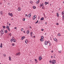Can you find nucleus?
<instances>
[{"instance_id":"1","label":"nucleus","mask_w":64,"mask_h":64,"mask_svg":"<svg viewBox=\"0 0 64 64\" xmlns=\"http://www.w3.org/2000/svg\"><path fill=\"white\" fill-rule=\"evenodd\" d=\"M5 32V30L3 28H2L1 30V36L2 37V35L4 33V32Z\"/></svg>"},{"instance_id":"2","label":"nucleus","mask_w":64,"mask_h":64,"mask_svg":"<svg viewBox=\"0 0 64 64\" xmlns=\"http://www.w3.org/2000/svg\"><path fill=\"white\" fill-rule=\"evenodd\" d=\"M54 60H52V64H54L56 63V60H54Z\"/></svg>"},{"instance_id":"3","label":"nucleus","mask_w":64,"mask_h":64,"mask_svg":"<svg viewBox=\"0 0 64 64\" xmlns=\"http://www.w3.org/2000/svg\"><path fill=\"white\" fill-rule=\"evenodd\" d=\"M42 57L40 56L39 57V61H41V59H42Z\"/></svg>"},{"instance_id":"4","label":"nucleus","mask_w":64,"mask_h":64,"mask_svg":"<svg viewBox=\"0 0 64 64\" xmlns=\"http://www.w3.org/2000/svg\"><path fill=\"white\" fill-rule=\"evenodd\" d=\"M8 14L9 15H10V16H13V15H12V13H8Z\"/></svg>"},{"instance_id":"5","label":"nucleus","mask_w":64,"mask_h":64,"mask_svg":"<svg viewBox=\"0 0 64 64\" xmlns=\"http://www.w3.org/2000/svg\"><path fill=\"white\" fill-rule=\"evenodd\" d=\"M44 44L45 45H47V41H45L44 42Z\"/></svg>"},{"instance_id":"6","label":"nucleus","mask_w":64,"mask_h":64,"mask_svg":"<svg viewBox=\"0 0 64 64\" xmlns=\"http://www.w3.org/2000/svg\"><path fill=\"white\" fill-rule=\"evenodd\" d=\"M25 38V36H23L22 37V40H23V39H24Z\"/></svg>"},{"instance_id":"7","label":"nucleus","mask_w":64,"mask_h":64,"mask_svg":"<svg viewBox=\"0 0 64 64\" xmlns=\"http://www.w3.org/2000/svg\"><path fill=\"white\" fill-rule=\"evenodd\" d=\"M49 2H45V5H47V4H48Z\"/></svg>"},{"instance_id":"8","label":"nucleus","mask_w":64,"mask_h":64,"mask_svg":"<svg viewBox=\"0 0 64 64\" xmlns=\"http://www.w3.org/2000/svg\"><path fill=\"white\" fill-rule=\"evenodd\" d=\"M18 10L19 11H20V10H21V9H20V7H18Z\"/></svg>"},{"instance_id":"9","label":"nucleus","mask_w":64,"mask_h":64,"mask_svg":"<svg viewBox=\"0 0 64 64\" xmlns=\"http://www.w3.org/2000/svg\"><path fill=\"white\" fill-rule=\"evenodd\" d=\"M16 55H20V53L18 52V53H17L16 54Z\"/></svg>"},{"instance_id":"10","label":"nucleus","mask_w":64,"mask_h":64,"mask_svg":"<svg viewBox=\"0 0 64 64\" xmlns=\"http://www.w3.org/2000/svg\"><path fill=\"white\" fill-rule=\"evenodd\" d=\"M31 13H30L28 14V17H29V18H30V17H31Z\"/></svg>"},{"instance_id":"11","label":"nucleus","mask_w":64,"mask_h":64,"mask_svg":"<svg viewBox=\"0 0 64 64\" xmlns=\"http://www.w3.org/2000/svg\"><path fill=\"white\" fill-rule=\"evenodd\" d=\"M44 17L40 19V20H44Z\"/></svg>"},{"instance_id":"12","label":"nucleus","mask_w":64,"mask_h":64,"mask_svg":"<svg viewBox=\"0 0 64 64\" xmlns=\"http://www.w3.org/2000/svg\"><path fill=\"white\" fill-rule=\"evenodd\" d=\"M27 34H29V30H28L27 31Z\"/></svg>"},{"instance_id":"13","label":"nucleus","mask_w":64,"mask_h":64,"mask_svg":"<svg viewBox=\"0 0 64 64\" xmlns=\"http://www.w3.org/2000/svg\"><path fill=\"white\" fill-rule=\"evenodd\" d=\"M3 11H1L0 12V14L1 15H2L3 14Z\"/></svg>"},{"instance_id":"14","label":"nucleus","mask_w":64,"mask_h":64,"mask_svg":"<svg viewBox=\"0 0 64 64\" xmlns=\"http://www.w3.org/2000/svg\"><path fill=\"white\" fill-rule=\"evenodd\" d=\"M0 47V48H2V43H1Z\"/></svg>"},{"instance_id":"15","label":"nucleus","mask_w":64,"mask_h":64,"mask_svg":"<svg viewBox=\"0 0 64 64\" xmlns=\"http://www.w3.org/2000/svg\"><path fill=\"white\" fill-rule=\"evenodd\" d=\"M39 2H40V0H38L36 2V4H38V3H39Z\"/></svg>"},{"instance_id":"16","label":"nucleus","mask_w":64,"mask_h":64,"mask_svg":"<svg viewBox=\"0 0 64 64\" xmlns=\"http://www.w3.org/2000/svg\"><path fill=\"white\" fill-rule=\"evenodd\" d=\"M28 42V40H26L25 41V43H27Z\"/></svg>"},{"instance_id":"17","label":"nucleus","mask_w":64,"mask_h":64,"mask_svg":"<svg viewBox=\"0 0 64 64\" xmlns=\"http://www.w3.org/2000/svg\"><path fill=\"white\" fill-rule=\"evenodd\" d=\"M13 42H16V40L14 39H13Z\"/></svg>"},{"instance_id":"18","label":"nucleus","mask_w":64,"mask_h":64,"mask_svg":"<svg viewBox=\"0 0 64 64\" xmlns=\"http://www.w3.org/2000/svg\"><path fill=\"white\" fill-rule=\"evenodd\" d=\"M64 11H63L62 12V15H64Z\"/></svg>"},{"instance_id":"19","label":"nucleus","mask_w":64,"mask_h":64,"mask_svg":"<svg viewBox=\"0 0 64 64\" xmlns=\"http://www.w3.org/2000/svg\"><path fill=\"white\" fill-rule=\"evenodd\" d=\"M54 58H56V55H54Z\"/></svg>"},{"instance_id":"20","label":"nucleus","mask_w":64,"mask_h":64,"mask_svg":"<svg viewBox=\"0 0 64 64\" xmlns=\"http://www.w3.org/2000/svg\"><path fill=\"white\" fill-rule=\"evenodd\" d=\"M40 40L41 41H44V40L43 39H42V38L40 39Z\"/></svg>"},{"instance_id":"21","label":"nucleus","mask_w":64,"mask_h":64,"mask_svg":"<svg viewBox=\"0 0 64 64\" xmlns=\"http://www.w3.org/2000/svg\"><path fill=\"white\" fill-rule=\"evenodd\" d=\"M44 5V4H43V3H42V4H40V7H42V6H43Z\"/></svg>"},{"instance_id":"22","label":"nucleus","mask_w":64,"mask_h":64,"mask_svg":"<svg viewBox=\"0 0 64 64\" xmlns=\"http://www.w3.org/2000/svg\"><path fill=\"white\" fill-rule=\"evenodd\" d=\"M9 60H10V61H11V57L10 56L9 57Z\"/></svg>"},{"instance_id":"23","label":"nucleus","mask_w":64,"mask_h":64,"mask_svg":"<svg viewBox=\"0 0 64 64\" xmlns=\"http://www.w3.org/2000/svg\"><path fill=\"white\" fill-rule=\"evenodd\" d=\"M13 38H12L11 40H10V41L11 42H12V41L13 40Z\"/></svg>"},{"instance_id":"24","label":"nucleus","mask_w":64,"mask_h":64,"mask_svg":"<svg viewBox=\"0 0 64 64\" xmlns=\"http://www.w3.org/2000/svg\"><path fill=\"white\" fill-rule=\"evenodd\" d=\"M56 14L57 17H59V14H58V13H57Z\"/></svg>"},{"instance_id":"25","label":"nucleus","mask_w":64,"mask_h":64,"mask_svg":"<svg viewBox=\"0 0 64 64\" xmlns=\"http://www.w3.org/2000/svg\"><path fill=\"white\" fill-rule=\"evenodd\" d=\"M44 38V37L43 36H41V39H43Z\"/></svg>"},{"instance_id":"26","label":"nucleus","mask_w":64,"mask_h":64,"mask_svg":"<svg viewBox=\"0 0 64 64\" xmlns=\"http://www.w3.org/2000/svg\"><path fill=\"white\" fill-rule=\"evenodd\" d=\"M33 8L34 9H36V7L34 6H33Z\"/></svg>"},{"instance_id":"27","label":"nucleus","mask_w":64,"mask_h":64,"mask_svg":"<svg viewBox=\"0 0 64 64\" xmlns=\"http://www.w3.org/2000/svg\"><path fill=\"white\" fill-rule=\"evenodd\" d=\"M54 40L55 41H57V40L56 38H54Z\"/></svg>"},{"instance_id":"28","label":"nucleus","mask_w":64,"mask_h":64,"mask_svg":"<svg viewBox=\"0 0 64 64\" xmlns=\"http://www.w3.org/2000/svg\"><path fill=\"white\" fill-rule=\"evenodd\" d=\"M6 28H7V29H8V28H9V26H6Z\"/></svg>"},{"instance_id":"29","label":"nucleus","mask_w":64,"mask_h":64,"mask_svg":"<svg viewBox=\"0 0 64 64\" xmlns=\"http://www.w3.org/2000/svg\"><path fill=\"white\" fill-rule=\"evenodd\" d=\"M33 17L35 18H36V15H34Z\"/></svg>"},{"instance_id":"30","label":"nucleus","mask_w":64,"mask_h":64,"mask_svg":"<svg viewBox=\"0 0 64 64\" xmlns=\"http://www.w3.org/2000/svg\"><path fill=\"white\" fill-rule=\"evenodd\" d=\"M30 2L31 3V4H32V3H33V1H30Z\"/></svg>"},{"instance_id":"31","label":"nucleus","mask_w":64,"mask_h":64,"mask_svg":"<svg viewBox=\"0 0 64 64\" xmlns=\"http://www.w3.org/2000/svg\"><path fill=\"white\" fill-rule=\"evenodd\" d=\"M32 19L33 20H35V18H34V16H33L32 17Z\"/></svg>"},{"instance_id":"32","label":"nucleus","mask_w":64,"mask_h":64,"mask_svg":"<svg viewBox=\"0 0 64 64\" xmlns=\"http://www.w3.org/2000/svg\"><path fill=\"white\" fill-rule=\"evenodd\" d=\"M8 30L9 31H10V29L9 28H8Z\"/></svg>"},{"instance_id":"33","label":"nucleus","mask_w":64,"mask_h":64,"mask_svg":"<svg viewBox=\"0 0 64 64\" xmlns=\"http://www.w3.org/2000/svg\"><path fill=\"white\" fill-rule=\"evenodd\" d=\"M3 28H4V29H5V28H6V26H3Z\"/></svg>"},{"instance_id":"34","label":"nucleus","mask_w":64,"mask_h":64,"mask_svg":"<svg viewBox=\"0 0 64 64\" xmlns=\"http://www.w3.org/2000/svg\"><path fill=\"white\" fill-rule=\"evenodd\" d=\"M26 16L27 17H28V15H27V14H25Z\"/></svg>"},{"instance_id":"35","label":"nucleus","mask_w":64,"mask_h":64,"mask_svg":"<svg viewBox=\"0 0 64 64\" xmlns=\"http://www.w3.org/2000/svg\"><path fill=\"white\" fill-rule=\"evenodd\" d=\"M23 21H24L25 20V18H24L23 19Z\"/></svg>"},{"instance_id":"36","label":"nucleus","mask_w":64,"mask_h":64,"mask_svg":"<svg viewBox=\"0 0 64 64\" xmlns=\"http://www.w3.org/2000/svg\"><path fill=\"white\" fill-rule=\"evenodd\" d=\"M15 45V44L14 43H13L12 44V45L13 46H14Z\"/></svg>"},{"instance_id":"37","label":"nucleus","mask_w":64,"mask_h":64,"mask_svg":"<svg viewBox=\"0 0 64 64\" xmlns=\"http://www.w3.org/2000/svg\"><path fill=\"white\" fill-rule=\"evenodd\" d=\"M60 36V34H58V36Z\"/></svg>"},{"instance_id":"38","label":"nucleus","mask_w":64,"mask_h":64,"mask_svg":"<svg viewBox=\"0 0 64 64\" xmlns=\"http://www.w3.org/2000/svg\"><path fill=\"white\" fill-rule=\"evenodd\" d=\"M3 55L5 57L6 56V54H3Z\"/></svg>"},{"instance_id":"39","label":"nucleus","mask_w":64,"mask_h":64,"mask_svg":"<svg viewBox=\"0 0 64 64\" xmlns=\"http://www.w3.org/2000/svg\"><path fill=\"white\" fill-rule=\"evenodd\" d=\"M8 5H10V4L9 3H8Z\"/></svg>"},{"instance_id":"40","label":"nucleus","mask_w":64,"mask_h":64,"mask_svg":"<svg viewBox=\"0 0 64 64\" xmlns=\"http://www.w3.org/2000/svg\"><path fill=\"white\" fill-rule=\"evenodd\" d=\"M5 33H7V30H6L5 31Z\"/></svg>"},{"instance_id":"41","label":"nucleus","mask_w":64,"mask_h":64,"mask_svg":"<svg viewBox=\"0 0 64 64\" xmlns=\"http://www.w3.org/2000/svg\"><path fill=\"white\" fill-rule=\"evenodd\" d=\"M38 20L37 21V22H36V23H38Z\"/></svg>"},{"instance_id":"42","label":"nucleus","mask_w":64,"mask_h":64,"mask_svg":"<svg viewBox=\"0 0 64 64\" xmlns=\"http://www.w3.org/2000/svg\"><path fill=\"white\" fill-rule=\"evenodd\" d=\"M9 35H10V36H11V33H10L9 34Z\"/></svg>"},{"instance_id":"43","label":"nucleus","mask_w":64,"mask_h":64,"mask_svg":"<svg viewBox=\"0 0 64 64\" xmlns=\"http://www.w3.org/2000/svg\"><path fill=\"white\" fill-rule=\"evenodd\" d=\"M23 30V28H22V29H21V31H22Z\"/></svg>"},{"instance_id":"44","label":"nucleus","mask_w":64,"mask_h":64,"mask_svg":"<svg viewBox=\"0 0 64 64\" xmlns=\"http://www.w3.org/2000/svg\"><path fill=\"white\" fill-rule=\"evenodd\" d=\"M56 24L57 25H59V24L58 23H57Z\"/></svg>"},{"instance_id":"45","label":"nucleus","mask_w":64,"mask_h":64,"mask_svg":"<svg viewBox=\"0 0 64 64\" xmlns=\"http://www.w3.org/2000/svg\"><path fill=\"white\" fill-rule=\"evenodd\" d=\"M44 6H43L42 7V9H44Z\"/></svg>"},{"instance_id":"46","label":"nucleus","mask_w":64,"mask_h":64,"mask_svg":"<svg viewBox=\"0 0 64 64\" xmlns=\"http://www.w3.org/2000/svg\"><path fill=\"white\" fill-rule=\"evenodd\" d=\"M49 44H50L49 46H51V43H49Z\"/></svg>"},{"instance_id":"47","label":"nucleus","mask_w":64,"mask_h":64,"mask_svg":"<svg viewBox=\"0 0 64 64\" xmlns=\"http://www.w3.org/2000/svg\"><path fill=\"white\" fill-rule=\"evenodd\" d=\"M47 42V43H49V42H50V41H48Z\"/></svg>"},{"instance_id":"48","label":"nucleus","mask_w":64,"mask_h":64,"mask_svg":"<svg viewBox=\"0 0 64 64\" xmlns=\"http://www.w3.org/2000/svg\"><path fill=\"white\" fill-rule=\"evenodd\" d=\"M62 18L64 19V16L63 15L62 16Z\"/></svg>"},{"instance_id":"49","label":"nucleus","mask_w":64,"mask_h":64,"mask_svg":"<svg viewBox=\"0 0 64 64\" xmlns=\"http://www.w3.org/2000/svg\"><path fill=\"white\" fill-rule=\"evenodd\" d=\"M41 30H42V31H43V30H44L43 29H42Z\"/></svg>"},{"instance_id":"50","label":"nucleus","mask_w":64,"mask_h":64,"mask_svg":"<svg viewBox=\"0 0 64 64\" xmlns=\"http://www.w3.org/2000/svg\"><path fill=\"white\" fill-rule=\"evenodd\" d=\"M50 62L51 63H52V61L50 60Z\"/></svg>"},{"instance_id":"51","label":"nucleus","mask_w":64,"mask_h":64,"mask_svg":"<svg viewBox=\"0 0 64 64\" xmlns=\"http://www.w3.org/2000/svg\"><path fill=\"white\" fill-rule=\"evenodd\" d=\"M61 50H60V51H58V52H59V53H61Z\"/></svg>"},{"instance_id":"52","label":"nucleus","mask_w":64,"mask_h":64,"mask_svg":"<svg viewBox=\"0 0 64 64\" xmlns=\"http://www.w3.org/2000/svg\"><path fill=\"white\" fill-rule=\"evenodd\" d=\"M34 60L35 61H36L37 60L36 59H35Z\"/></svg>"},{"instance_id":"53","label":"nucleus","mask_w":64,"mask_h":64,"mask_svg":"<svg viewBox=\"0 0 64 64\" xmlns=\"http://www.w3.org/2000/svg\"><path fill=\"white\" fill-rule=\"evenodd\" d=\"M51 58H53V56H51Z\"/></svg>"},{"instance_id":"54","label":"nucleus","mask_w":64,"mask_h":64,"mask_svg":"<svg viewBox=\"0 0 64 64\" xmlns=\"http://www.w3.org/2000/svg\"><path fill=\"white\" fill-rule=\"evenodd\" d=\"M33 34V32H31L30 34Z\"/></svg>"},{"instance_id":"55","label":"nucleus","mask_w":64,"mask_h":64,"mask_svg":"<svg viewBox=\"0 0 64 64\" xmlns=\"http://www.w3.org/2000/svg\"><path fill=\"white\" fill-rule=\"evenodd\" d=\"M36 63H38V62L37 61V60L35 61Z\"/></svg>"},{"instance_id":"56","label":"nucleus","mask_w":64,"mask_h":64,"mask_svg":"<svg viewBox=\"0 0 64 64\" xmlns=\"http://www.w3.org/2000/svg\"><path fill=\"white\" fill-rule=\"evenodd\" d=\"M16 28H17L16 27H15L14 28V29H16Z\"/></svg>"},{"instance_id":"57","label":"nucleus","mask_w":64,"mask_h":64,"mask_svg":"<svg viewBox=\"0 0 64 64\" xmlns=\"http://www.w3.org/2000/svg\"><path fill=\"white\" fill-rule=\"evenodd\" d=\"M30 35L31 36H32V34H30Z\"/></svg>"},{"instance_id":"58","label":"nucleus","mask_w":64,"mask_h":64,"mask_svg":"<svg viewBox=\"0 0 64 64\" xmlns=\"http://www.w3.org/2000/svg\"><path fill=\"white\" fill-rule=\"evenodd\" d=\"M51 52H52V53H53V50Z\"/></svg>"},{"instance_id":"59","label":"nucleus","mask_w":64,"mask_h":64,"mask_svg":"<svg viewBox=\"0 0 64 64\" xmlns=\"http://www.w3.org/2000/svg\"><path fill=\"white\" fill-rule=\"evenodd\" d=\"M24 33H25V31H24Z\"/></svg>"},{"instance_id":"60","label":"nucleus","mask_w":64,"mask_h":64,"mask_svg":"<svg viewBox=\"0 0 64 64\" xmlns=\"http://www.w3.org/2000/svg\"><path fill=\"white\" fill-rule=\"evenodd\" d=\"M30 28L31 29V28H32L31 27V26H30Z\"/></svg>"},{"instance_id":"61","label":"nucleus","mask_w":64,"mask_h":64,"mask_svg":"<svg viewBox=\"0 0 64 64\" xmlns=\"http://www.w3.org/2000/svg\"><path fill=\"white\" fill-rule=\"evenodd\" d=\"M13 20V18H12V19H11V20L12 21V20Z\"/></svg>"},{"instance_id":"62","label":"nucleus","mask_w":64,"mask_h":64,"mask_svg":"<svg viewBox=\"0 0 64 64\" xmlns=\"http://www.w3.org/2000/svg\"><path fill=\"white\" fill-rule=\"evenodd\" d=\"M45 24H47V22H46L45 23Z\"/></svg>"},{"instance_id":"63","label":"nucleus","mask_w":64,"mask_h":64,"mask_svg":"<svg viewBox=\"0 0 64 64\" xmlns=\"http://www.w3.org/2000/svg\"><path fill=\"white\" fill-rule=\"evenodd\" d=\"M34 38H35V36H34Z\"/></svg>"},{"instance_id":"64","label":"nucleus","mask_w":64,"mask_h":64,"mask_svg":"<svg viewBox=\"0 0 64 64\" xmlns=\"http://www.w3.org/2000/svg\"><path fill=\"white\" fill-rule=\"evenodd\" d=\"M11 25V24H9V26H10V25Z\"/></svg>"}]
</instances>
